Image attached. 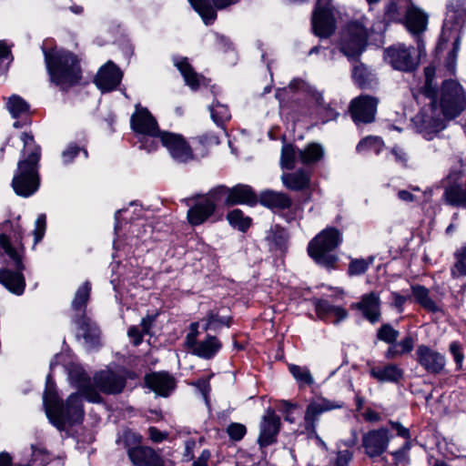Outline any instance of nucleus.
<instances>
[{
  "mask_svg": "<svg viewBox=\"0 0 466 466\" xmlns=\"http://www.w3.org/2000/svg\"><path fill=\"white\" fill-rule=\"evenodd\" d=\"M83 151L85 157H88V153L85 148H80L76 144L70 143L62 152V159L65 164L71 163L80 151Z\"/></svg>",
  "mask_w": 466,
  "mask_h": 466,
  "instance_id": "8fccbe9b",
  "label": "nucleus"
},
{
  "mask_svg": "<svg viewBox=\"0 0 466 466\" xmlns=\"http://www.w3.org/2000/svg\"><path fill=\"white\" fill-rule=\"evenodd\" d=\"M324 157V148L318 143H309L300 149V164L311 166L320 161Z\"/></svg>",
  "mask_w": 466,
  "mask_h": 466,
  "instance_id": "e433bc0d",
  "label": "nucleus"
},
{
  "mask_svg": "<svg viewBox=\"0 0 466 466\" xmlns=\"http://www.w3.org/2000/svg\"><path fill=\"white\" fill-rule=\"evenodd\" d=\"M383 141L379 137L369 136L361 139L357 145V151L374 150L377 154L380 151Z\"/></svg>",
  "mask_w": 466,
  "mask_h": 466,
  "instance_id": "de8ad7c7",
  "label": "nucleus"
},
{
  "mask_svg": "<svg viewBox=\"0 0 466 466\" xmlns=\"http://www.w3.org/2000/svg\"><path fill=\"white\" fill-rule=\"evenodd\" d=\"M146 383L157 394L167 397L175 388V380L167 372H153L146 376Z\"/></svg>",
  "mask_w": 466,
  "mask_h": 466,
  "instance_id": "c756f323",
  "label": "nucleus"
},
{
  "mask_svg": "<svg viewBox=\"0 0 466 466\" xmlns=\"http://www.w3.org/2000/svg\"><path fill=\"white\" fill-rule=\"evenodd\" d=\"M379 99L370 95H360L353 98L349 106V113L352 121L360 126L375 121Z\"/></svg>",
  "mask_w": 466,
  "mask_h": 466,
  "instance_id": "f3484780",
  "label": "nucleus"
},
{
  "mask_svg": "<svg viewBox=\"0 0 466 466\" xmlns=\"http://www.w3.org/2000/svg\"><path fill=\"white\" fill-rule=\"evenodd\" d=\"M213 187L205 195H198L185 199L186 204L189 207L187 218L191 226L202 225L215 215L217 209L221 207Z\"/></svg>",
  "mask_w": 466,
  "mask_h": 466,
  "instance_id": "0eeeda50",
  "label": "nucleus"
},
{
  "mask_svg": "<svg viewBox=\"0 0 466 466\" xmlns=\"http://www.w3.org/2000/svg\"><path fill=\"white\" fill-rule=\"evenodd\" d=\"M296 163H300V148L292 144H285L281 149V167L291 170Z\"/></svg>",
  "mask_w": 466,
  "mask_h": 466,
  "instance_id": "4c0bfd02",
  "label": "nucleus"
},
{
  "mask_svg": "<svg viewBox=\"0 0 466 466\" xmlns=\"http://www.w3.org/2000/svg\"><path fill=\"white\" fill-rule=\"evenodd\" d=\"M455 263L451 269L453 277L466 276V244L454 253Z\"/></svg>",
  "mask_w": 466,
  "mask_h": 466,
  "instance_id": "49530a36",
  "label": "nucleus"
},
{
  "mask_svg": "<svg viewBox=\"0 0 466 466\" xmlns=\"http://www.w3.org/2000/svg\"><path fill=\"white\" fill-rule=\"evenodd\" d=\"M21 140L24 143V149L12 180V187L17 195L26 198L35 193L40 185L41 148L35 144L31 134L23 133Z\"/></svg>",
  "mask_w": 466,
  "mask_h": 466,
  "instance_id": "f03ea898",
  "label": "nucleus"
},
{
  "mask_svg": "<svg viewBox=\"0 0 466 466\" xmlns=\"http://www.w3.org/2000/svg\"><path fill=\"white\" fill-rule=\"evenodd\" d=\"M148 436L153 442L159 443L168 438V433L159 431L157 427L151 426L148 428Z\"/></svg>",
  "mask_w": 466,
  "mask_h": 466,
  "instance_id": "bf43d9fd",
  "label": "nucleus"
},
{
  "mask_svg": "<svg viewBox=\"0 0 466 466\" xmlns=\"http://www.w3.org/2000/svg\"><path fill=\"white\" fill-rule=\"evenodd\" d=\"M75 380L80 394L72 393L65 404L51 388L46 387L44 393L46 415L59 431L65 430L66 425H74L83 420L84 409L81 396L88 401L98 403L102 399L96 389L106 394H116L120 393L126 386L125 378L110 370L96 372L94 376V383L85 372L79 373Z\"/></svg>",
  "mask_w": 466,
  "mask_h": 466,
  "instance_id": "f257e3e1",
  "label": "nucleus"
},
{
  "mask_svg": "<svg viewBox=\"0 0 466 466\" xmlns=\"http://www.w3.org/2000/svg\"><path fill=\"white\" fill-rule=\"evenodd\" d=\"M342 240V234L339 229L327 228L309 241L308 253L316 263L326 268H333L338 260L334 251Z\"/></svg>",
  "mask_w": 466,
  "mask_h": 466,
  "instance_id": "39448f33",
  "label": "nucleus"
},
{
  "mask_svg": "<svg viewBox=\"0 0 466 466\" xmlns=\"http://www.w3.org/2000/svg\"><path fill=\"white\" fill-rule=\"evenodd\" d=\"M372 263V258L366 260L363 258L352 259L348 268V273L350 276H358L365 273L369 266Z\"/></svg>",
  "mask_w": 466,
  "mask_h": 466,
  "instance_id": "09e8293b",
  "label": "nucleus"
},
{
  "mask_svg": "<svg viewBox=\"0 0 466 466\" xmlns=\"http://www.w3.org/2000/svg\"><path fill=\"white\" fill-rule=\"evenodd\" d=\"M127 456L133 466H165L163 457L148 446L129 447Z\"/></svg>",
  "mask_w": 466,
  "mask_h": 466,
  "instance_id": "5701e85b",
  "label": "nucleus"
},
{
  "mask_svg": "<svg viewBox=\"0 0 466 466\" xmlns=\"http://www.w3.org/2000/svg\"><path fill=\"white\" fill-rule=\"evenodd\" d=\"M132 130L138 137L140 148L154 152L158 148L157 139L163 131L159 129L157 119L147 108L136 105L135 112L130 117Z\"/></svg>",
  "mask_w": 466,
  "mask_h": 466,
  "instance_id": "423d86ee",
  "label": "nucleus"
},
{
  "mask_svg": "<svg viewBox=\"0 0 466 466\" xmlns=\"http://www.w3.org/2000/svg\"><path fill=\"white\" fill-rule=\"evenodd\" d=\"M312 303L315 312L320 319L326 320L334 317V323H339L348 317V311L344 308L334 306L327 299H314Z\"/></svg>",
  "mask_w": 466,
  "mask_h": 466,
  "instance_id": "7c9ffc66",
  "label": "nucleus"
},
{
  "mask_svg": "<svg viewBox=\"0 0 466 466\" xmlns=\"http://www.w3.org/2000/svg\"><path fill=\"white\" fill-rule=\"evenodd\" d=\"M416 118L420 132L423 133L427 139H431V135L437 134L445 127L443 121L440 117L430 116L425 113H421Z\"/></svg>",
  "mask_w": 466,
  "mask_h": 466,
  "instance_id": "c9c22d12",
  "label": "nucleus"
},
{
  "mask_svg": "<svg viewBox=\"0 0 466 466\" xmlns=\"http://www.w3.org/2000/svg\"><path fill=\"white\" fill-rule=\"evenodd\" d=\"M289 370L298 381L299 386H310L313 384V377L307 367L291 364L289 366Z\"/></svg>",
  "mask_w": 466,
  "mask_h": 466,
  "instance_id": "a18cd8bd",
  "label": "nucleus"
},
{
  "mask_svg": "<svg viewBox=\"0 0 466 466\" xmlns=\"http://www.w3.org/2000/svg\"><path fill=\"white\" fill-rule=\"evenodd\" d=\"M0 249L3 256H6V264L11 265L15 269L3 268L0 269V283L10 292L20 296L25 289V279L23 271L25 247L22 243V236L18 234L15 239H12L6 234H0Z\"/></svg>",
  "mask_w": 466,
  "mask_h": 466,
  "instance_id": "20e7f679",
  "label": "nucleus"
},
{
  "mask_svg": "<svg viewBox=\"0 0 466 466\" xmlns=\"http://www.w3.org/2000/svg\"><path fill=\"white\" fill-rule=\"evenodd\" d=\"M209 109L213 121L218 127H223L224 123L228 121L231 117L228 107L226 105L220 104L218 101L213 103Z\"/></svg>",
  "mask_w": 466,
  "mask_h": 466,
  "instance_id": "c03bdc74",
  "label": "nucleus"
},
{
  "mask_svg": "<svg viewBox=\"0 0 466 466\" xmlns=\"http://www.w3.org/2000/svg\"><path fill=\"white\" fill-rule=\"evenodd\" d=\"M390 425L391 426L392 429L396 430L397 431V435L405 439V440H410V431L408 428L402 426L400 422L398 421H393V420H390Z\"/></svg>",
  "mask_w": 466,
  "mask_h": 466,
  "instance_id": "e2e57ef3",
  "label": "nucleus"
},
{
  "mask_svg": "<svg viewBox=\"0 0 466 466\" xmlns=\"http://www.w3.org/2000/svg\"><path fill=\"white\" fill-rule=\"evenodd\" d=\"M391 153L394 155L395 160L397 162L400 163L402 166L407 165L408 157H407L406 152L402 148H400L397 146L393 147L391 149Z\"/></svg>",
  "mask_w": 466,
  "mask_h": 466,
  "instance_id": "0e129e2a",
  "label": "nucleus"
},
{
  "mask_svg": "<svg viewBox=\"0 0 466 466\" xmlns=\"http://www.w3.org/2000/svg\"><path fill=\"white\" fill-rule=\"evenodd\" d=\"M77 325V338H82L88 349L96 348L100 343V329L97 325L86 316H80L74 319Z\"/></svg>",
  "mask_w": 466,
  "mask_h": 466,
  "instance_id": "b1692460",
  "label": "nucleus"
},
{
  "mask_svg": "<svg viewBox=\"0 0 466 466\" xmlns=\"http://www.w3.org/2000/svg\"><path fill=\"white\" fill-rule=\"evenodd\" d=\"M167 150L171 157L177 163H187L195 158L192 147L186 138L177 133L163 131L157 139V144Z\"/></svg>",
  "mask_w": 466,
  "mask_h": 466,
  "instance_id": "dca6fc26",
  "label": "nucleus"
},
{
  "mask_svg": "<svg viewBox=\"0 0 466 466\" xmlns=\"http://www.w3.org/2000/svg\"><path fill=\"white\" fill-rule=\"evenodd\" d=\"M281 181L286 188L291 191L305 192L310 189L311 173L304 168L284 173Z\"/></svg>",
  "mask_w": 466,
  "mask_h": 466,
  "instance_id": "393cba45",
  "label": "nucleus"
},
{
  "mask_svg": "<svg viewBox=\"0 0 466 466\" xmlns=\"http://www.w3.org/2000/svg\"><path fill=\"white\" fill-rule=\"evenodd\" d=\"M199 141L206 146L218 145L220 143L218 137L214 134H204L199 137Z\"/></svg>",
  "mask_w": 466,
  "mask_h": 466,
  "instance_id": "774afa93",
  "label": "nucleus"
},
{
  "mask_svg": "<svg viewBox=\"0 0 466 466\" xmlns=\"http://www.w3.org/2000/svg\"><path fill=\"white\" fill-rule=\"evenodd\" d=\"M417 363L429 374L438 375L443 372L446 366L445 356L428 345L420 344L415 351Z\"/></svg>",
  "mask_w": 466,
  "mask_h": 466,
  "instance_id": "a211bd4d",
  "label": "nucleus"
},
{
  "mask_svg": "<svg viewBox=\"0 0 466 466\" xmlns=\"http://www.w3.org/2000/svg\"><path fill=\"white\" fill-rule=\"evenodd\" d=\"M355 308L361 311L365 319L371 324L380 319V299L377 293L370 292L364 294L360 300L356 303Z\"/></svg>",
  "mask_w": 466,
  "mask_h": 466,
  "instance_id": "a878e982",
  "label": "nucleus"
},
{
  "mask_svg": "<svg viewBox=\"0 0 466 466\" xmlns=\"http://www.w3.org/2000/svg\"><path fill=\"white\" fill-rule=\"evenodd\" d=\"M46 226V215L41 214L37 217V218L35 220V229H34L35 245L42 240V238L45 235Z\"/></svg>",
  "mask_w": 466,
  "mask_h": 466,
  "instance_id": "603ef678",
  "label": "nucleus"
},
{
  "mask_svg": "<svg viewBox=\"0 0 466 466\" xmlns=\"http://www.w3.org/2000/svg\"><path fill=\"white\" fill-rule=\"evenodd\" d=\"M449 350L458 368H461L464 360V354L462 352L461 343L459 341H452L449 346Z\"/></svg>",
  "mask_w": 466,
  "mask_h": 466,
  "instance_id": "6e6d98bb",
  "label": "nucleus"
},
{
  "mask_svg": "<svg viewBox=\"0 0 466 466\" xmlns=\"http://www.w3.org/2000/svg\"><path fill=\"white\" fill-rule=\"evenodd\" d=\"M227 433L231 440L238 441L246 435L247 428L244 424L232 422L228 426Z\"/></svg>",
  "mask_w": 466,
  "mask_h": 466,
  "instance_id": "3c124183",
  "label": "nucleus"
},
{
  "mask_svg": "<svg viewBox=\"0 0 466 466\" xmlns=\"http://www.w3.org/2000/svg\"><path fill=\"white\" fill-rule=\"evenodd\" d=\"M411 4V0H388L384 5L383 12L385 25L390 23H402Z\"/></svg>",
  "mask_w": 466,
  "mask_h": 466,
  "instance_id": "cd10ccee",
  "label": "nucleus"
},
{
  "mask_svg": "<svg viewBox=\"0 0 466 466\" xmlns=\"http://www.w3.org/2000/svg\"><path fill=\"white\" fill-rule=\"evenodd\" d=\"M384 57L393 69L405 73L414 72L420 64L414 48L404 44H397L386 48Z\"/></svg>",
  "mask_w": 466,
  "mask_h": 466,
  "instance_id": "f8f14e48",
  "label": "nucleus"
},
{
  "mask_svg": "<svg viewBox=\"0 0 466 466\" xmlns=\"http://www.w3.org/2000/svg\"><path fill=\"white\" fill-rule=\"evenodd\" d=\"M393 435L386 427L369 430L362 433L360 447L363 453L370 460L382 456L389 448Z\"/></svg>",
  "mask_w": 466,
  "mask_h": 466,
  "instance_id": "9b49d317",
  "label": "nucleus"
},
{
  "mask_svg": "<svg viewBox=\"0 0 466 466\" xmlns=\"http://www.w3.org/2000/svg\"><path fill=\"white\" fill-rule=\"evenodd\" d=\"M173 61L175 66L181 73L186 84L190 86L191 89L197 90L200 86V80L203 76L194 70L187 57L177 56L174 57Z\"/></svg>",
  "mask_w": 466,
  "mask_h": 466,
  "instance_id": "72a5a7b5",
  "label": "nucleus"
},
{
  "mask_svg": "<svg viewBox=\"0 0 466 466\" xmlns=\"http://www.w3.org/2000/svg\"><path fill=\"white\" fill-rule=\"evenodd\" d=\"M354 83L360 88H368L371 86L373 76L361 63L355 65L352 70Z\"/></svg>",
  "mask_w": 466,
  "mask_h": 466,
  "instance_id": "79ce46f5",
  "label": "nucleus"
},
{
  "mask_svg": "<svg viewBox=\"0 0 466 466\" xmlns=\"http://www.w3.org/2000/svg\"><path fill=\"white\" fill-rule=\"evenodd\" d=\"M401 24H403L412 35H420L427 28L428 15L411 4Z\"/></svg>",
  "mask_w": 466,
  "mask_h": 466,
  "instance_id": "473e14b6",
  "label": "nucleus"
},
{
  "mask_svg": "<svg viewBox=\"0 0 466 466\" xmlns=\"http://www.w3.org/2000/svg\"><path fill=\"white\" fill-rule=\"evenodd\" d=\"M217 194V200H219L221 207H232L235 205L254 206L258 198L253 189L247 185L238 184L233 187L220 185L214 187Z\"/></svg>",
  "mask_w": 466,
  "mask_h": 466,
  "instance_id": "4468645a",
  "label": "nucleus"
},
{
  "mask_svg": "<svg viewBox=\"0 0 466 466\" xmlns=\"http://www.w3.org/2000/svg\"><path fill=\"white\" fill-rule=\"evenodd\" d=\"M364 18L349 23L342 32L340 51L350 59L357 58L364 50L368 40V28Z\"/></svg>",
  "mask_w": 466,
  "mask_h": 466,
  "instance_id": "1a4fd4ad",
  "label": "nucleus"
},
{
  "mask_svg": "<svg viewBox=\"0 0 466 466\" xmlns=\"http://www.w3.org/2000/svg\"><path fill=\"white\" fill-rule=\"evenodd\" d=\"M123 73L112 61H108L98 71L95 83L102 92L115 90L121 83Z\"/></svg>",
  "mask_w": 466,
  "mask_h": 466,
  "instance_id": "4be33fe9",
  "label": "nucleus"
},
{
  "mask_svg": "<svg viewBox=\"0 0 466 466\" xmlns=\"http://www.w3.org/2000/svg\"><path fill=\"white\" fill-rule=\"evenodd\" d=\"M390 297L392 300V306L397 309L398 312H403V307L407 301V298L399 294L398 292H391Z\"/></svg>",
  "mask_w": 466,
  "mask_h": 466,
  "instance_id": "680f3d73",
  "label": "nucleus"
},
{
  "mask_svg": "<svg viewBox=\"0 0 466 466\" xmlns=\"http://www.w3.org/2000/svg\"><path fill=\"white\" fill-rule=\"evenodd\" d=\"M202 320L205 321V325L203 327L205 331H217L223 326L229 327L231 324L230 317H221L213 310L208 311Z\"/></svg>",
  "mask_w": 466,
  "mask_h": 466,
  "instance_id": "a19ab883",
  "label": "nucleus"
},
{
  "mask_svg": "<svg viewBox=\"0 0 466 466\" xmlns=\"http://www.w3.org/2000/svg\"><path fill=\"white\" fill-rule=\"evenodd\" d=\"M362 416L363 419L368 422H378L381 419L379 412L370 408L363 412Z\"/></svg>",
  "mask_w": 466,
  "mask_h": 466,
  "instance_id": "338daca9",
  "label": "nucleus"
},
{
  "mask_svg": "<svg viewBox=\"0 0 466 466\" xmlns=\"http://www.w3.org/2000/svg\"><path fill=\"white\" fill-rule=\"evenodd\" d=\"M90 293L91 284L89 281H86L77 289L71 304L72 309L75 311L73 319L76 317L86 316V309L90 299Z\"/></svg>",
  "mask_w": 466,
  "mask_h": 466,
  "instance_id": "f704fd0d",
  "label": "nucleus"
},
{
  "mask_svg": "<svg viewBox=\"0 0 466 466\" xmlns=\"http://www.w3.org/2000/svg\"><path fill=\"white\" fill-rule=\"evenodd\" d=\"M198 323L190 324V331L187 333L185 340L186 346L190 351L202 359H212L221 349L222 344L216 337L208 334L204 339L198 340Z\"/></svg>",
  "mask_w": 466,
  "mask_h": 466,
  "instance_id": "2eb2a0df",
  "label": "nucleus"
},
{
  "mask_svg": "<svg viewBox=\"0 0 466 466\" xmlns=\"http://www.w3.org/2000/svg\"><path fill=\"white\" fill-rule=\"evenodd\" d=\"M280 429V418L271 409L263 416L259 426L258 443L260 448L268 447L277 441Z\"/></svg>",
  "mask_w": 466,
  "mask_h": 466,
  "instance_id": "aec40b11",
  "label": "nucleus"
},
{
  "mask_svg": "<svg viewBox=\"0 0 466 466\" xmlns=\"http://www.w3.org/2000/svg\"><path fill=\"white\" fill-rule=\"evenodd\" d=\"M206 25H211L217 18V11L209 0H188Z\"/></svg>",
  "mask_w": 466,
  "mask_h": 466,
  "instance_id": "58836bf2",
  "label": "nucleus"
},
{
  "mask_svg": "<svg viewBox=\"0 0 466 466\" xmlns=\"http://www.w3.org/2000/svg\"><path fill=\"white\" fill-rule=\"evenodd\" d=\"M342 401L330 400L325 398H318L311 400L306 408L304 415L305 430L309 433H316L317 422L319 416L327 411L341 409Z\"/></svg>",
  "mask_w": 466,
  "mask_h": 466,
  "instance_id": "6ab92c4d",
  "label": "nucleus"
},
{
  "mask_svg": "<svg viewBox=\"0 0 466 466\" xmlns=\"http://www.w3.org/2000/svg\"><path fill=\"white\" fill-rule=\"evenodd\" d=\"M410 289L414 301L422 309L432 313L441 311V300L435 299L429 289L422 285L416 284L412 285Z\"/></svg>",
  "mask_w": 466,
  "mask_h": 466,
  "instance_id": "2f4dec72",
  "label": "nucleus"
},
{
  "mask_svg": "<svg viewBox=\"0 0 466 466\" xmlns=\"http://www.w3.org/2000/svg\"><path fill=\"white\" fill-rule=\"evenodd\" d=\"M122 441L124 442L127 451L129 447L141 446L142 438L139 434L133 432L131 431H126L123 433Z\"/></svg>",
  "mask_w": 466,
  "mask_h": 466,
  "instance_id": "5fc2aeb1",
  "label": "nucleus"
},
{
  "mask_svg": "<svg viewBox=\"0 0 466 466\" xmlns=\"http://www.w3.org/2000/svg\"><path fill=\"white\" fill-rule=\"evenodd\" d=\"M210 456L211 454L208 450H203L199 457L194 461L192 466H208Z\"/></svg>",
  "mask_w": 466,
  "mask_h": 466,
  "instance_id": "69168bd1",
  "label": "nucleus"
},
{
  "mask_svg": "<svg viewBox=\"0 0 466 466\" xmlns=\"http://www.w3.org/2000/svg\"><path fill=\"white\" fill-rule=\"evenodd\" d=\"M353 453L349 450L339 451L333 466H348L352 460Z\"/></svg>",
  "mask_w": 466,
  "mask_h": 466,
  "instance_id": "4d7b16f0",
  "label": "nucleus"
},
{
  "mask_svg": "<svg viewBox=\"0 0 466 466\" xmlns=\"http://www.w3.org/2000/svg\"><path fill=\"white\" fill-rule=\"evenodd\" d=\"M372 379L380 383H399L404 377L403 370L395 363L372 366L370 370Z\"/></svg>",
  "mask_w": 466,
  "mask_h": 466,
  "instance_id": "bb28decb",
  "label": "nucleus"
},
{
  "mask_svg": "<svg viewBox=\"0 0 466 466\" xmlns=\"http://www.w3.org/2000/svg\"><path fill=\"white\" fill-rule=\"evenodd\" d=\"M376 337L379 340L389 345L384 352V358L393 360L410 354L415 346L414 339L407 335L398 341L400 331L390 323H383L377 329Z\"/></svg>",
  "mask_w": 466,
  "mask_h": 466,
  "instance_id": "6e6552de",
  "label": "nucleus"
},
{
  "mask_svg": "<svg viewBox=\"0 0 466 466\" xmlns=\"http://www.w3.org/2000/svg\"><path fill=\"white\" fill-rule=\"evenodd\" d=\"M332 0H317L312 12V30L319 37L330 36L336 29Z\"/></svg>",
  "mask_w": 466,
  "mask_h": 466,
  "instance_id": "ddd939ff",
  "label": "nucleus"
},
{
  "mask_svg": "<svg viewBox=\"0 0 466 466\" xmlns=\"http://www.w3.org/2000/svg\"><path fill=\"white\" fill-rule=\"evenodd\" d=\"M459 30L460 29H458L457 31H455L454 29L447 30L446 35H445L444 39L441 37V41L448 42V40L451 37V35L452 34H454L455 41L453 43L452 50L449 53L450 54V58L452 57L453 59H456V57H457V54H458V51H459V48H460V35L458 34Z\"/></svg>",
  "mask_w": 466,
  "mask_h": 466,
  "instance_id": "13d9d810",
  "label": "nucleus"
},
{
  "mask_svg": "<svg viewBox=\"0 0 466 466\" xmlns=\"http://www.w3.org/2000/svg\"><path fill=\"white\" fill-rule=\"evenodd\" d=\"M46 66L52 84L67 91L82 79L80 60L73 52L62 48L42 46Z\"/></svg>",
  "mask_w": 466,
  "mask_h": 466,
  "instance_id": "7ed1b4c3",
  "label": "nucleus"
},
{
  "mask_svg": "<svg viewBox=\"0 0 466 466\" xmlns=\"http://www.w3.org/2000/svg\"><path fill=\"white\" fill-rule=\"evenodd\" d=\"M258 201L262 206L276 211L289 209L293 204L291 198L287 193L274 190L261 192Z\"/></svg>",
  "mask_w": 466,
  "mask_h": 466,
  "instance_id": "c85d7f7f",
  "label": "nucleus"
},
{
  "mask_svg": "<svg viewBox=\"0 0 466 466\" xmlns=\"http://www.w3.org/2000/svg\"><path fill=\"white\" fill-rule=\"evenodd\" d=\"M6 108L14 118H17L27 116L30 106L20 96L12 95L6 101Z\"/></svg>",
  "mask_w": 466,
  "mask_h": 466,
  "instance_id": "ea45409f",
  "label": "nucleus"
},
{
  "mask_svg": "<svg viewBox=\"0 0 466 466\" xmlns=\"http://www.w3.org/2000/svg\"><path fill=\"white\" fill-rule=\"evenodd\" d=\"M228 223L242 232H246L250 225L251 219L248 217H245L240 209H233L227 215Z\"/></svg>",
  "mask_w": 466,
  "mask_h": 466,
  "instance_id": "37998d69",
  "label": "nucleus"
},
{
  "mask_svg": "<svg viewBox=\"0 0 466 466\" xmlns=\"http://www.w3.org/2000/svg\"><path fill=\"white\" fill-rule=\"evenodd\" d=\"M465 96L461 86L454 80H446L441 86V106L448 119L458 116L465 106Z\"/></svg>",
  "mask_w": 466,
  "mask_h": 466,
  "instance_id": "9d476101",
  "label": "nucleus"
},
{
  "mask_svg": "<svg viewBox=\"0 0 466 466\" xmlns=\"http://www.w3.org/2000/svg\"><path fill=\"white\" fill-rule=\"evenodd\" d=\"M466 23V0H449L446 18L443 23L441 38L444 39L447 30L461 29Z\"/></svg>",
  "mask_w": 466,
  "mask_h": 466,
  "instance_id": "412c9836",
  "label": "nucleus"
},
{
  "mask_svg": "<svg viewBox=\"0 0 466 466\" xmlns=\"http://www.w3.org/2000/svg\"><path fill=\"white\" fill-rule=\"evenodd\" d=\"M268 238L276 246L282 248L287 242L288 236L287 232L283 228H276L274 230H271Z\"/></svg>",
  "mask_w": 466,
  "mask_h": 466,
  "instance_id": "864d4df0",
  "label": "nucleus"
},
{
  "mask_svg": "<svg viewBox=\"0 0 466 466\" xmlns=\"http://www.w3.org/2000/svg\"><path fill=\"white\" fill-rule=\"evenodd\" d=\"M127 334L128 337L133 340V344L135 346H138L142 342L143 335L145 333H143V331L140 330L137 326H131L128 329Z\"/></svg>",
  "mask_w": 466,
  "mask_h": 466,
  "instance_id": "052dcab7",
  "label": "nucleus"
}]
</instances>
